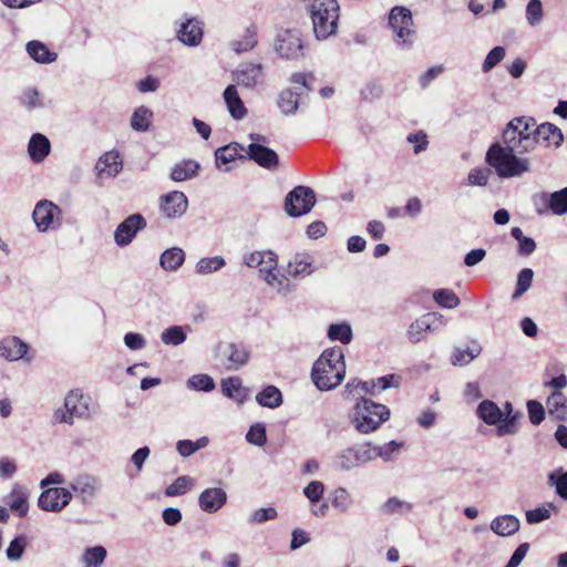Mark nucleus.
I'll return each mask as SVG.
<instances>
[{"mask_svg": "<svg viewBox=\"0 0 567 567\" xmlns=\"http://www.w3.org/2000/svg\"><path fill=\"white\" fill-rule=\"evenodd\" d=\"M507 123L503 130L502 142H496L486 152V163L501 178L519 177L529 171V161L516 154L527 153L518 143L517 132Z\"/></svg>", "mask_w": 567, "mask_h": 567, "instance_id": "nucleus-1", "label": "nucleus"}, {"mask_svg": "<svg viewBox=\"0 0 567 567\" xmlns=\"http://www.w3.org/2000/svg\"><path fill=\"white\" fill-rule=\"evenodd\" d=\"M509 123H513L512 127L518 133V143L527 152H532L536 145L558 147L564 140L561 131L551 123L536 125L534 118L525 116L515 117Z\"/></svg>", "mask_w": 567, "mask_h": 567, "instance_id": "nucleus-2", "label": "nucleus"}, {"mask_svg": "<svg viewBox=\"0 0 567 567\" xmlns=\"http://www.w3.org/2000/svg\"><path fill=\"white\" fill-rule=\"evenodd\" d=\"M344 353L340 347H333L322 352L312 367L311 378L321 391L337 388L344 379Z\"/></svg>", "mask_w": 567, "mask_h": 567, "instance_id": "nucleus-3", "label": "nucleus"}, {"mask_svg": "<svg viewBox=\"0 0 567 567\" xmlns=\"http://www.w3.org/2000/svg\"><path fill=\"white\" fill-rule=\"evenodd\" d=\"M390 417L386 405L362 398L350 413L351 425L361 434L377 431Z\"/></svg>", "mask_w": 567, "mask_h": 567, "instance_id": "nucleus-4", "label": "nucleus"}, {"mask_svg": "<svg viewBox=\"0 0 567 567\" xmlns=\"http://www.w3.org/2000/svg\"><path fill=\"white\" fill-rule=\"evenodd\" d=\"M337 0H315L310 7L313 33L318 40H326L337 33L339 21Z\"/></svg>", "mask_w": 567, "mask_h": 567, "instance_id": "nucleus-5", "label": "nucleus"}, {"mask_svg": "<svg viewBox=\"0 0 567 567\" xmlns=\"http://www.w3.org/2000/svg\"><path fill=\"white\" fill-rule=\"evenodd\" d=\"M289 81L295 87L282 90L277 100V105L284 115L296 114L300 97L313 89L315 75L311 72H297L291 74Z\"/></svg>", "mask_w": 567, "mask_h": 567, "instance_id": "nucleus-6", "label": "nucleus"}, {"mask_svg": "<svg viewBox=\"0 0 567 567\" xmlns=\"http://www.w3.org/2000/svg\"><path fill=\"white\" fill-rule=\"evenodd\" d=\"M389 25L395 34V44L402 50H410L416 39L411 11L405 7H394L389 14Z\"/></svg>", "mask_w": 567, "mask_h": 567, "instance_id": "nucleus-7", "label": "nucleus"}, {"mask_svg": "<svg viewBox=\"0 0 567 567\" xmlns=\"http://www.w3.org/2000/svg\"><path fill=\"white\" fill-rule=\"evenodd\" d=\"M276 52L287 60H299L305 56L301 33L296 29L279 30L275 41Z\"/></svg>", "mask_w": 567, "mask_h": 567, "instance_id": "nucleus-8", "label": "nucleus"}, {"mask_svg": "<svg viewBox=\"0 0 567 567\" xmlns=\"http://www.w3.org/2000/svg\"><path fill=\"white\" fill-rule=\"evenodd\" d=\"M316 204L315 192L307 186H297L285 199V210L291 217H300L309 213Z\"/></svg>", "mask_w": 567, "mask_h": 567, "instance_id": "nucleus-9", "label": "nucleus"}, {"mask_svg": "<svg viewBox=\"0 0 567 567\" xmlns=\"http://www.w3.org/2000/svg\"><path fill=\"white\" fill-rule=\"evenodd\" d=\"M446 324V319L439 312H427L415 319L408 328L410 342L419 343L426 338L427 332L436 331Z\"/></svg>", "mask_w": 567, "mask_h": 567, "instance_id": "nucleus-10", "label": "nucleus"}, {"mask_svg": "<svg viewBox=\"0 0 567 567\" xmlns=\"http://www.w3.org/2000/svg\"><path fill=\"white\" fill-rule=\"evenodd\" d=\"M216 355L220 364L229 371L240 369L249 360V352L243 343H219Z\"/></svg>", "mask_w": 567, "mask_h": 567, "instance_id": "nucleus-11", "label": "nucleus"}, {"mask_svg": "<svg viewBox=\"0 0 567 567\" xmlns=\"http://www.w3.org/2000/svg\"><path fill=\"white\" fill-rule=\"evenodd\" d=\"M32 218L39 231H47L60 226L61 209L48 199L37 203Z\"/></svg>", "mask_w": 567, "mask_h": 567, "instance_id": "nucleus-12", "label": "nucleus"}, {"mask_svg": "<svg viewBox=\"0 0 567 567\" xmlns=\"http://www.w3.org/2000/svg\"><path fill=\"white\" fill-rule=\"evenodd\" d=\"M72 499V493L64 487H48L41 493L38 505L42 511L59 513L65 508Z\"/></svg>", "mask_w": 567, "mask_h": 567, "instance_id": "nucleus-13", "label": "nucleus"}, {"mask_svg": "<svg viewBox=\"0 0 567 567\" xmlns=\"http://www.w3.org/2000/svg\"><path fill=\"white\" fill-rule=\"evenodd\" d=\"M250 138L254 141V143L249 144L248 146V157L264 168L270 171L276 169L279 165V157L277 153L274 150L258 143L264 141L265 137L259 134H250Z\"/></svg>", "mask_w": 567, "mask_h": 567, "instance_id": "nucleus-14", "label": "nucleus"}, {"mask_svg": "<svg viewBox=\"0 0 567 567\" xmlns=\"http://www.w3.org/2000/svg\"><path fill=\"white\" fill-rule=\"evenodd\" d=\"M231 78L238 85L255 89L264 83V66L261 63H241L231 72Z\"/></svg>", "mask_w": 567, "mask_h": 567, "instance_id": "nucleus-15", "label": "nucleus"}, {"mask_svg": "<svg viewBox=\"0 0 567 567\" xmlns=\"http://www.w3.org/2000/svg\"><path fill=\"white\" fill-rule=\"evenodd\" d=\"M71 491L83 504H90L101 489V482L90 474H80L70 483Z\"/></svg>", "mask_w": 567, "mask_h": 567, "instance_id": "nucleus-16", "label": "nucleus"}, {"mask_svg": "<svg viewBox=\"0 0 567 567\" xmlns=\"http://www.w3.org/2000/svg\"><path fill=\"white\" fill-rule=\"evenodd\" d=\"M146 227V220L141 214L126 217L115 229L114 240L117 246L125 247L132 243L138 230Z\"/></svg>", "mask_w": 567, "mask_h": 567, "instance_id": "nucleus-17", "label": "nucleus"}, {"mask_svg": "<svg viewBox=\"0 0 567 567\" xmlns=\"http://www.w3.org/2000/svg\"><path fill=\"white\" fill-rule=\"evenodd\" d=\"M188 207V199L183 192L173 190L161 197V210L167 218L183 216Z\"/></svg>", "mask_w": 567, "mask_h": 567, "instance_id": "nucleus-18", "label": "nucleus"}, {"mask_svg": "<svg viewBox=\"0 0 567 567\" xmlns=\"http://www.w3.org/2000/svg\"><path fill=\"white\" fill-rule=\"evenodd\" d=\"M177 39L188 47L198 45L203 39V22L197 18H186L177 30Z\"/></svg>", "mask_w": 567, "mask_h": 567, "instance_id": "nucleus-19", "label": "nucleus"}, {"mask_svg": "<svg viewBox=\"0 0 567 567\" xmlns=\"http://www.w3.org/2000/svg\"><path fill=\"white\" fill-rule=\"evenodd\" d=\"M227 502V494L223 488L212 487L203 491L198 498L199 507L205 513L218 512Z\"/></svg>", "mask_w": 567, "mask_h": 567, "instance_id": "nucleus-20", "label": "nucleus"}, {"mask_svg": "<svg viewBox=\"0 0 567 567\" xmlns=\"http://www.w3.org/2000/svg\"><path fill=\"white\" fill-rule=\"evenodd\" d=\"M122 167L123 163L117 152H106L99 158L95 165L97 175L101 178L115 177Z\"/></svg>", "mask_w": 567, "mask_h": 567, "instance_id": "nucleus-21", "label": "nucleus"}, {"mask_svg": "<svg viewBox=\"0 0 567 567\" xmlns=\"http://www.w3.org/2000/svg\"><path fill=\"white\" fill-rule=\"evenodd\" d=\"M200 164L195 159H182L171 168L169 177L174 182H185L198 176Z\"/></svg>", "mask_w": 567, "mask_h": 567, "instance_id": "nucleus-22", "label": "nucleus"}, {"mask_svg": "<svg viewBox=\"0 0 567 567\" xmlns=\"http://www.w3.org/2000/svg\"><path fill=\"white\" fill-rule=\"evenodd\" d=\"M223 97L233 118L238 121L247 115V109L235 84H229L225 89Z\"/></svg>", "mask_w": 567, "mask_h": 567, "instance_id": "nucleus-23", "label": "nucleus"}, {"mask_svg": "<svg viewBox=\"0 0 567 567\" xmlns=\"http://www.w3.org/2000/svg\"><path fill=\"white\" fill-rule=\"evenodd\" d=\"M28 351V344L18 337H8L0 341V354L10 361L23 359Z\"/></svg>", "mask_w": 567, "mask_h": 567, "instance_id": "nucleus-24", "label": "nucleus"}, {"mask_svg": "<svg viewBox=\"0 0 567 567\" xmlns=\"http://www.w3.org/2000/svg\"><path fill=\"white\" fill-rule=\"evenodd\" d=\"M313 271L311 257L306 254H296L287 266V274L292 278H305Z\"/></svg>", "mask_w": 567, "mask_h": 567, "instance_id": "nucleus-25", "label": "nucleus"}, {"mask_svg": "<svg viewBox=\"0 0 567 567\" xmlns=\"http://www.w3.org/2000/svg\"><path fill=\"white\" fill-rule=\"evenodd\" d=\"M489 527L496 535L507 537L518 532L520 522L514 515H501L491 522Z\"/></svg>", "mask_w": 567, "mask_h": 567, "instance_id": "nucleus-26", "label": "nucleus"}, {"mask_svg": "<svg viewBox=\"0 0 567 567\" xmlns=\"http://www.w3.org/2000/svg\"><path fill=\"white\" fill-rule=\"evenodd\" d=\"M50 141L43 134L35 133L31 136L28 152L34 163L42 162L50 153Z\"/></svg>", "mask_w": 567, "mask_h": 567, "instance_id": "nucleus-27", "label": "nucleus"}, {"mask_svg": "<svg viewBox=\"0 0 567 567\" xmlns=\"http://www.w3.org/2000/svg\"><path fill=\"white\" fill-rule=\"evenodd\" d=\"M64 408L70 412L71 416L75 417H87L89 404L86 399L78 392H70L64 401Z\"/></svg>", "mask_w": 567, "mask_h": 567, "instance_id": "nucleus-28", "label": "nucleus"}, {"mask_svg": "<svg viewBox=\"0 0 567 567\" xmlns=\"http://www.w3.org/2000/svg\"><path fill=\"white\" fill-rule=\"evenodd\" d=\"M258 29L255 24L246 28L244 34L238 40L230 42V48L237 53H245L251 51L258 43Z\"/></svg>", "mask_w": 567, "mask_h": 567, "instance_id": "nucleus-29", "label": "nucleus"}, {"mask_svg": "<svg viewBox=\"0 0 567 567\" xmlns=\"http://www.w3.org/2000/svg\"><path fill=\"white\" fill-rule=\"evenodd\" d=\"M476 413L478 417L488 425H496L501 423L504 416L498 405L491 400L482 401L477 406Z\"/></svg>", "mask_w": 567, "mask_h": 567, "instance_id": "nucleus-30", "label": "nucleus"}, {"mask_svg": "<svg viewBox=\"0 0 567 567\" xmlns=\"http://www.w3.org/2000/svg\"><path fill=\"white\" fill-rule=\"evenodd\" d=\"M185 261V252L182 248L166 249L159 258L162 268L166 271H176Z\"/></svg>", "mask_w": 567, "mask_h": 567, "instance_id": "nucleus-31", "label": "nucleus"}, {"mask_svg": "<svg viewBox=\"0 0 567 567\" xmlns=\"http://www.w3.org/2000/svg\"><path fill=\"white\" fill-rule=\"evenodd\" d=\"M27 51L29 55L39 63H51L58 58L55 52L50 51L45 44L35 40L28 42Z\"/></svg>", "mask_w": 567, "mask_h": 567, "instance_id": "nucleus-32", "label": "nucleus"}, {"mask_svg": "<svg viewBox=\"0 0 567 567\" xmlns=\"http://www.w3.org/2000/svg\"><path fill=\"white\" fill-rule=\"evenodd\" d=\"M549 415L557 420H567V398L559 391L554 392L547 399Z\"/></svg>", "mask_w": 567, "mask_h": 567, "instance_id": "nucleus-33", "label": "nucleus"}, {"mask_svg": "<svg viewBox=\"0 0 567 567\" xmlns=\"http://www.w3.org/2000/svg\"><path fill=\"white\" fill-rule=\"evenodd\" d=\"M258 404L269 409H276L282 404V394L275 385H267L256 395Z\"/></svg>", "mask_w": 567, "mask_h": 567, "instance_id": "nucleus-34", "label": "nucleus"}, {"mask_svg": "<svg viewBox=\"0 0 567 567\" xmlns=\"http://www.w3.org/2000/svg\"><path fill=\"white\" fill-rule=\"evenodd\" d=\"M244 151V147L238 143H230L226 146L219 147L215 152V161L217 167H220V165H225L228 163H231L233 161L237 158H241L240 152Z\"/></svg>", "mask_w": 567, "mask_h": 567, "instance_id": "nucleus-35", "label": "nucleus"}, {"mask_svg": "<svg viewBox=\"0 0 567 567\" xmlns=\"http://www.w3.org/2000/svg\"><path fill=\"white\" fill-rule=\"evenodd\" d=\"M413 509V505L395 496L388 498L379 508L383 515H406Z\"/></svg>", "mask_w": 567, "mask_h": 567, "instance_id": "nucleus-36", "label": "nucleus"}, {"mask_svg": "<svg viewBox=\"0 0 567 567\" xmlns=\"http://www.w3.org/2000/svg\"><path fill=\"white\" fill-rule=\"evenodd\" d=\"M482 352V347L477 341H473L465 350L456 348L452 355L454 365H465L477 358Z\"/></svg>", "mask_w": 567, "mask_h": 567, "instance_id": "nucleus-37", "label": "nucleus"}, {"mask_svg": "<svg viewBox=\"0 0 567 567\" xmlns=\"http://www.w3.org/2000/svg\"><path fill=\"white\" fill-rule=\"evenodd\" d=\"M152 117L153 112L142 105L134 111L131 117V126L136 132H146L151 126Z\"/></svg>", "mask_w": 567, "mask_h": 567, "instance_id": "nucleus-38", "label": "nucleus"}, {"mask_svg": "<svg viewBox=\"0 0 567 567\" xmlns=\"http://www.w3.org/2000/svg\"><path fill=\"white\" fill-rule=\"evenodd\" d=\"M246 266L250 268L260 267L268 264L270 267H277V255L272 251H254L244 258Z\"/></svg>", "mask_w": 567, "mask_h": 567, "instance_id": "nucleus-39", "label": "nucleus"}, {"mask_svg": "<svg viewBox=\"0 0 567 567\" xmlns=\"http://www.w3.org/2000/svg\"><path fill=\"white\" fill-rule=\"evenodd\" d=\"M333 464L340 471H350L360 466L352 446L338 452L333 458Z\"/></svg>", "mask_w": 567, "mask_h": 567, "instance_id": "nucleus-40", "label": "nucleus"}, {"mask_svg": "<svg viewBox=\"0 0 567 567\" xmlns=\"http://www.w3.org/2000/svg\"><path fill=\"white\" fill-rule=\"evenodd\" d=\"M549 204V209L556 215L567 213V187L549 194V197H543Z\"/></svg>", "mask_w": 567, "mask_h": 567, "instance_id": "nucleus-41", "label": "nucleus"}, {"mask_svg": "<svg viewBox=\"0 0 567 567\" xmlns=\"http://www.w3.org/2000/svg\"><path fill=\"white\" fill-rule=\"evenodd\" d=\"M194 485L195 481L190 476H179L166 487L165 495L168 497L184 495L187 491L192 489Z\"/></svg>", "mask_w": 567, "mask_h": 567, "instance_id": "nucleus-42", "label": "nucleus"}, {"mask_svg": "<svg viewBox=\"0 0 567 567\" xmlns=\"http://www.w3.org/2000/svg\"><path fill=\"white\" fill-rule=\"evenodd\" d=\"M331 505L341 513L348 512L353 499L344 487H338L331 493Z\"/></svg>", "mask_w": 567, "mask_h": 567, "instance_id": "nucleus-43", "label": "nucleus"}, {"mask_svg": "<svg viewBox=\"0 0 567 567\" xmlns=\"http://www.w3.org/2000/svg\"><path fill=\"white\" fill-rule=\"evenodd\" d=\"M208 443L209 440L206 436H202L197 441L181 440L176 444V450L182 456L187 457L195 452L206 447Z\"/></svg>", "mask_w": 567, "mask_h": 567, "instance_id": "nucleus-44", "label": "nucleus"}, {"mask_svg": "<svg viewBox=\"0 0 567 567\" xmlns=\"http://www.w3.org/2000/svg\"><path fill=\"white\" fill-rule=\"evenodd\" d=\"M225 259L220 256L205 257L196 264V272L198 275H208L218 271L225 266Z\"/></svg>", "mask_w": 567, "mask_h": 567, "instance_id": "nucleus-45", "label": "nucleus"}, {"mask_svg": "<svg viewBox=\"0 0 567 567\" xmlns=\"http://www.w3.org/2000/svg\"><path fill=\"white\" fill-rule=\"evenodd\" d=\"M328 337L331 340H338L343 344H348L352 340V329L349 323H333L328 329Z\"/></svg>", "mask_w": 567, "mask_h": 567, "instance_id": "nucleus-46", "label": "nucleus"}, {"mask_svg": "<svg viewBox=\"0 0 567 567\" xmlns=\"http://www.w3.org/2000/svg\"><path fill=\"white\" fill-rule=\"evenodd\" d=\"M533 278L534 271L530 268H524L518 272L516 289L512 295L513 300L520 298L532 287Z\"/></svg>", "mask_w": 567, "mask_h": 567, "instance_id": "nucleus-47", "label": "nucleus"}, {"mask_svg": "<svg viewBox=\"0 0 567 567\" xmlns=\"http://www.w3.org/2000/svg\"><path fill=\"white\" fill-rule=\"evenodd\" d=\"M433 299L443 308L453 309L460 305V298L456 293L446 288L437 289L433 292Z\"/></svg>", "mask_w": 567, "mask_h": 567, "instance_id": "nucleus-48", "label": "nucleus"}, {"mask_svg": "<svg viewBox=\"0 0 567 567\" xmlns=\"http://www.w3.org/2000/svg\"><path fill=\"white\" fill-rule=\"evenodd\" d=\"M106 549L103 546L87 548L83 554L85 567H101L106 558Z\"/></svg>", "mask_w": 567, "mask_h": 567, "instance_id": "nucleus-49", "label": "nucleus"}, {"mask_svg": "<svg viewBox=\"0 0 567 567\" xmlns=\"http://www.w3.org/2000/svg\"><path fill=\"white\" fill-rule=\"evenodd\" d=\"M161 340L167 346H179L186 340V333L179 326H172L161 334Z\"/></svg>", "mask_w": 567, "mask_h": 567, "instance_id": "nucleus-50", "label": "nucleus"}, {"mask_svg": "<svg viewBox=\"0 0 567 567\" xmlns=\"http://www.w3.org/2000/svg\"><path fill=\"white\" fill-rule=\"evenodd\" d=\"M526 20L530 27L538 25L544 17L543 4L540 0H529L526 6Z\"/></svg>", "mask_w": 567, "mask_h": 567, "instance_id": "nucleus-51", "label": "nucleus"}, {"mask_svg": "<svg viewBox=\"0 0 567 567\" xmlns=\"http://www.w3.org/2000/svg\"><path fill=\"white\" fill-rule=\"evenodd\" d=\"M187 386L196 391L209 392L215 389V382L208 374H195L187 380Z\"/></svg>", "mask_w": 567, "mask_h": 567, "instance_id": "nucleus-52", "label": "nucleus"}, {"mask_svg": "<svg viewBox=\"0 0 567 567\" xmlns=\"http://www.w3.org/2000/svg\"><path fill=\"white\" fill-rule=\"evenodd\" d=\"M11 509L18 512L19 516L23 517L28 512V501L24 492L20 489H13L9 496Z\"/></svg>", "mask_w": 567, "mask_h": 567, "instance_id": "nucleus-53", "label": "nucleus"}, {"mask_svg": "<svg viewBox=\"0 0 567 567\" xmlns=\"http://www.w3.org/2000/svg\"><path fill=\"white\" fill-rule=\"evenodd\" d=\"M246 440L256 446H264L267 442L265 425L261 423L251 425L246 434Z\"/></svg>", "mask_w": 567, "mask_h": 567, "instance_id": "nucleus-54", "label": "nucleus"}, {"mask_svg": "<svg viewBox=\"0 0 567 567\" xmlns=\"http://www.w3.org/2000/svg\"><path fill=\"white\" fill-rule=\"evenodd\" d=\"M505 49L503 47L493 48L488 54L486 55L483 64L482 71L484 73L489 72L494 66H496L504 58H505Z\"/></svg>", "mask_w": 567, "mask_h": 567, "instance_id": "nucleus-55", "label": "nucleus"}, {"mask_svg": "<svg viewBox=\"0 0 567 567\" xmlns=\"http://www.w3.org/2000/svg\"><path fill=\"white\" fill-rule=\"evenodd\" d=\"M352 449L360 465L365 464L377 457L375 449L371 443L354 445Z\"/></svg>", "mask_w": 567, "mask_h": 567, "instance_id": "nucleus-56", "label": "nucleus"}, {"mask_svg": "<svg viewBox=\"0 0 567 567\" xmlns=\"http://www.w3.org/2000/svg\"><path fill=\"white\" fill-rule=\"evenodd\" d=\"M27 546V538L25 536H18L16 537L10 544L9 547L6 550L7 557L10 560H18L21 558L24 548Z\"/></svg>", "mask_w": 567, "mask_h": 567, "instance_id": "nucleus-57", "label": "nucleus"}, {"mask_svg": "<svg viewBox=\"0 0 567 567\" xmlns=\"http://www.w3.org/2000/svg\"><path fill=\"white\" fill-rule=\"evenodd\" d=\"M491 171L488 168H473L467 175L468 185L485 186L488 183Z\"/></svg>", "mask_w": 567, "mask_h": 567, "instance_id": "nucleus-58", "label": "nucleus"}, {"mask_svg": "<svg viewBox=\"0 0 567 567\" xmlns=\"http://www.w3.org/2000/svg\"><path fill=\"white\" fill-rule=\"evenodd\" d=\"M548 480L556 487V493L559 497L567 501V471L558 475L550 473Z\"/></svg>", "mask_w": 567, "mask_h": 567, "instance_id": "nucleus-59", "label": "nucleus"}, {"mask_svg": "<svg viewBox=\"0 0 567 567\" xmlns=\"http://www.w3.org/2000/svg\"><path fill=\"white\" fill-rule=\"evenodd\" d=\"M324 492V485L322 482L319 481H312L310 482L303 489L305 496L311 502V503H318Z\"/></svg>", "mask_w": 567, "mask_h": 567, "instance_id": "nucleus-60", "label": "nucleus"}, {"mask_svg": "<svg viewBox=\"0 0 567 567\" xmlns=\"http://www.w3.org/2000/svg\"><path fill=\"white\" fill-rule=\"evenodd\" d=\"M277 517V511L274 507L258 508L249 517L250 524H261L272 520Z\"/></svg>", "mask_w": 567, "mask_h": 567, "instance_id": "nucleus-61", "label": "nucleus"}, {"mask_svg": "<svg viewBox=\"0 0 567 567\" xmlns=\"http://www.w3.org/2000/svg\"><path fill=\"white\" fill-rule=\"evenodd\" d=\"M527 411L529 420L534 425H538L543 422L545 417V410L538 401L529 400L527 402Z\"/></svg>", "mask_w": 567, "mask_h": 567, "instance_id": "nucleus-62", "label": "nucleus"}, {"mask_svg": "<svg viewBox=\"0 0 567 567\" xmlns=\"http://www.w3.org/2000/svg\"><path fill=\"white\" fill-rule=\"evenodd\" d=\"M401 445L402 444L398 443L396 441H390L384 445L374 446L377 457L379 456L385 462L391 461L393 458V453L398 452Z\"/></svg>", "mask_w": 567, "mask_h": 567, "instance_id": "nucleus-63", "label": "nucleus"}, {"mask_svg": "<svg viewBox=\"0 0 567 567\" xmlns=\"http://www.w3.org/2000/svg\"><path fill=\"white\" fill-rule=\"evenodd\" d=\"M241 389V380L238 377H230L221 381V392L227 398H235V393Z\"/></svg>", "mask_w": 567, "mask_h": 567, "instance_id": "nucleus-64", "label": "nucleus"}]
</instances>
